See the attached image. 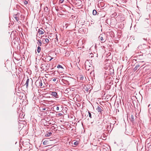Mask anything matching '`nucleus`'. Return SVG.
<instances>
[{"label": "nucleus", "instance_id": "obj_21", "mask_svg": "<svg viewBox=\"0 0 151 151\" xmlns=\"http://www.w3.org/2000/svg\"><path fill=\"white\" fill-rule=\"evenodd\" d=\"M43 144L44 145H47V141H46V140L44 141L43 142Z\"/></svg>", "mask_w": 151, "mask_h": 151}, {"label": "nucleus", "instance_id": "obj_17", "mask_svg": "<svg viewBox=\"0 0 151 151\" xmlns=\"http://www.w3.org/2000/svg\"><path fill=\"white\" fill-rule=\"evenodd\" d=\"M142 55H139L137 56V59H142Z\"/></svg>", "mask_w": 151, "mask_h": 151}, {"label": "nucleus", "instance_id": "obj_4", "mask_svg": "<svg viewBox=\"0 0 151 151\" xmlns=\"http://www.w3.org/2000/svg\"><path fill=\"white\" fill-rule=\"evenodd\" d=\"M65 12L64 10H63L62 12H58L57 13L58 16L59 17H62V16L64 14V13Z\"/></svg>", "mask_w": 151, "mask_h": 151}, {"label": "nucleus", "instance_id": "obj_29", "mask_svg": "<svg viewBox=\"0 0 151 151\" xmlns=\"http://www.w3.org/2000/svg\"><path fill=\"white\" fill-rule=\"evenodd\" d=\"M58 115L60 116H61L62 115V114L61 113H59L58 114Z\"/></svg>", "mask_w": 151, "mask_h": 151}, {"label": "nucleus", "instance_id": "obj_34", "mask_svg": "<svg viewBox=\"0 0 151 151\" xmlns=\"http://www.w3.org/2000/svg\"><path fill=\"white\" fill-rule=\"evenodd\" d=\"M53 58H51L50 60H49L50 61H51L52 59Z\"/></svg>", "mask_w": 151, "mask_h": 151}, {"label": "nucleus", "instance_id": "obj_23", "mask_svg": "<svg viewBox=\"0 0 151 151\" xmlns=\"http://www.w3.org/2000/svg\"><path fill=\"white\" fill-rule=\"evenodd\" d=\"M89 116L90 118H92L91 114V113L88 111Z\"/></svg>", "mask_w": 151, "mask_h": 151}, {"label": "nucleus", "instance_id": "obj_18", "mask_svg": "<svg viewBox=\"0 0 151 151\" xmlns=\"http://www.w3.org/2000/svg\"><path fill=\"white\" fill-rule=\"evenodd\" d=\"M97 12L96 10H93V15H96Z\"/></svg>", "mask_w": 151, "mask_h": 151}, {"label": "nucleus", "instance_id": "obj_11", "mask_svg": "<svg viewBox=\"0 0 151 151\" xmlns=\"http://www.w3.org/2000/svg\"><path fill=\"white\" fill-rule=\"evenodd\" d=\"M140 66V65H136L135 67L134 68V71H135L137 69H139V68Z\"/></svg>", "mask_w": 151, "mask_h": 151}, {"label": "nucleus", "instance_id": "obj_26", "mask_svg": "<svg viewBox=\"0 0 151 151\" xmlns=\"http://www.w3.org/2000/svg\"><path fill=\"white\" fill-rule=\"evenodd\" d=\"M78 144V142L77 141L75 142L74 143V145H77Z\"/></svg>", "mask_w": 151, "mask_h": 151}, {"label": "nucleus", "instance_id": "obj_32", "mask_svg": "<svg viewBox=\"0 0 151 151\" xmlns=\"http://www.w3.org/2000/svg\"><path fill=\"white\" fill-rule=\"evenodd\" d=\"M56 81V78H54V79H53V81Z\"/></svg>", "mask_w": 151, "mask_h": 151}, {"label": "nucleus", "instance_id": "obj_8", "mask_svg": "<svg viewBox=\"0 0 151 151\" xmlns=\"http://www.w3.org/2000/svg\"><path fill=\"white\" fill-rule=\"evenodd\" d=\"M75 3H76V4L79 6L81 4V1L80 0H76Z\"/></svg>", "mask_w": 151, "mask_h": 151}, {"label": "nucleus", "instance_id": "obj_30", "mask_svg": "<svg viewBox=\"0 0 151 151\" xmlns=\"http://www.w3.org/2000/svg\"><path fill=\"white\" fill-rule=\"evenodd\" d=\"M59 108L58 106H57L56 107V109L57 110H59Z\"/></svg>", "mask_w": 151, "mask_h": 151}, {"label": "nucleus", "instance_id": "obj_36", "mask_svg": "<svg viewBox=\"0 0 151 151\" xmlns=\"http://www.w3.org/2000/svg\"><path fill=\"white\" fill-rule=\"evenodd\" d=\"M57 40H58V38H57Z\"/></svg>", "mask_w": 151, "mask_h": 151}, {"label": "nucleus", "instance_id": "obj_2", "mask_svg": "<svg viewBox=\"0 0 151 151\" xmlns=\"http://www.w3.org/2000/svg\"><path fill=\"white\" fill-rule=\"evenodd\" d=\"M49 65L48 64L46 63H43L41 64V68L43 70L46 71L48 70Z\"/></svg>", "mask_w": 151, "mask_h": 151}, {"label": "nucleus", "instance_id": "obj_1", "mask_svg": "<svg viewBox=\"0 0 151 151\" xmlns=\"http://www.w3.org/2000/svg\"><path fill=\"white\" fill-rule=\"evenodd\" d=\"M92 61L90 60H87L85 63V66L86 69L89 70L92 68Z\"/></svg>", "mask_w": 151, "mask_h": 151}, {"label": "nucleus", "instance_id": "obj_9", "mask_svg": "<svg viewBox=\"0 0 151 151\" xmlns=\"http://www.w3.org/2000/svg\"><path fill=\"white\" fill-rule=\"evenodd\" d=\"M37 82L39 83V86H38L40 87H41L42 86V81L38 80L37 81Z\"/></svg>", "mask_w": 151, "mask_h": 151}, {"label": "nucleus", "instance_id": "obj_15", "mask_svg": "<svg viewBox=\"0 0 151 151\" xmlns=\"http://www.w3.org/2000/svg\"><path fill=\"white\" fill-rule=\"evenodd\" d=\"M52 134V133L50 132H48L47 134L45 135V136L47 137H50L51 135Z\"/></svg>", "mask_w": 151, "mask_h": 151}, {"label": "nucleus", "instance_id": "obj_22", "mask_svg": "<svg viewBox=\"0 0 151 151\" xmlns=\"http://www.w3.org/2000/svg\"><path fill=\"white\" fill-rule=\"evenodd\" d=\"M127 149L125 148H121L120 150V151H126Z\"/></svg>", "mask_w": 151, "mask_h": 151}, {"label": "nucleus", "instance_id": "obj_16", "mask_svg": "<svg viewBox=\"0 0 151 151\" xmlns=\"http://www.w3.org/2000/svg\"><path fill=\"white\" fill-rule=\"evenodd\" d=\"M38 42H37V44L41 46L42 45V41L41 40H38Z\"/></svg>", "mask_w": 151, "mask_h": 151}, {"label": "nucleus", "instance_id": "obj_13", "mask_svg": "<svg viewBox=\"0 0 151 151\" xmlns=\"http://www.w3.org/2000/svg\"><path fill=\"white\" fill-rule=\"evenodd\" d=\"M41 50V48L40 46H38L37 47V51L38 53H40Z\"/></svg>", "mask_w": 151, "mask_h": 151}, {"label": "nucleus", "instance_id": "obj_31", "mask_svg": "<svg viewBox=\"0 0 151 151\" xmlns=\"http://www.w3.org/2000/svg\"><path fill=\"white\" fill-rule=\"evenodd\" d=\"M143 39L144 40H145V41H146V42H147V39H145V38H143Z\"/></svg>", "mask_w": 151, "mask_h": 151}, {"label": "nucleus", "instance_id": "obj_10", "mask_svg": "<svg viewBox=\"0 0 151 151\" xmlns=\"http://www.w3.org/2000/svg\"><path fill=\"white\" fill-rule=\"evenodd\" d=\"M57 127V125L55 124L53 126L51 127V129L52 130H53L54 131L57 130L56 128Z\"/></svg>", "mask_w": 151, "mask_h": 151}, {"label": "nucleus", "instance_id": "obj_7", "mask_svg": "<svg viewBox=\"0 0 151 151\" xmlns=\"http://www.w3.org/2000/svg\"><path fill=\"white\" fill-rule=\"evenodd\" d=\"M99 40L101 41V42L102 43H104L105 42V41H106V40H104V39L103 37L101 35L99 36Z\"/></svg>", "mask_w": 151, "mask_h": 151}, {"label": "nucleus", "instance_id": "obj_20", "mask_svg": "<svg viewBox=\"0 0 151 151\" xmlns=\"http://www.w3.org/2000/svg\"><path fill=\"white\" fill-rule=\"evenodd\" d=\"M57 67V68H63V67L61 65H58Z\"/></svg>", "mask_w": 151, "mask_h": 151}, {"label": "nucleus", "instance_id": "obj_14", "mask_svg": "<svg viewBox=\"0 0 151 151\" xmlns=\"http://www.w3.org/2000/svg\"><path fill=\"white\" fill-rule=\"evenodd\" d=\"M38 33L40 35H42L44 33L43 31L42 30H40V29H38Z\"/></svg>", "mask_w": 151, "mask_h": 151}, {"label": "nucleus", "instance_id": "obj_27", "mask_svg": "<svg viewBox=\"0 0 151 151\" xmlns=\"http://www.w3.org/2000/svg\"><path fill=\"white\" fill-rule=\"evenodd\" d=\"M64 0H59V3H62L63 2Z\"/></svg>", "mask_w": 151, "mask_h": 151}, {"label": "nucleus", "instance_id": "obj_35", "mask_svg": "<svg viewBox=\"0 0 151 151\" xmlns=\"http://www.w3.org/2000/svg\"><path fill=\"white\" fill-rule=\"evenodd\" d=\"M45 109H43V110H45Z\"/></svg>", "mask_w": 151, "mask_h": 151}, {"label": "nucleus", "instance_id": "obj_24", "mask_svg": "<svg viewBox=\"0 0 151 151\" xmlns=\"http://www.w3.org/2000/svg\"><path fill=\"white\" fill-rule=\"evenodd\" d=\"M45 41L46 43H47L49 42V40H48V39L46 38L45 39Z\"/></svg>", "mask_w": 151, "mask_h": 151}, {"label": "nucleus", "instance_id": "obj_25", "mask_svg": "<svg viewBox=\"0 0 151 151\" xmlns=\"http://www.w3.org/2000/svg\"><path fill=\"white\" fill-rule=\"evenodd\" d=\"M84 79V77L83 76H81L80 77V80H81L83 81Z\"/></svg>", "mask_w": 151, "mask_h": 151}, {"label": "nucleus", "instance_id": "obj_33", "mask_svg": "<svg viewBox=\"0 0 151 151\" xmlns=\"http://www.w3.org/2000/svg\"><path fill=\"white\" fill-rule=\"evenodd\" d=\"M88 88H87H87H86V91H88Z\"/></svg>", "mask_w": 151, "mask_h": 151}, {"label": "nucleus", "instance_id": "obj_3", "mask_svg": "<svg viewBox=\"0 0 151 151\" xmlns=\"http://www.w3.org/2000/svg\"><path fill=\"white\" fill-rule=\"evenodd\" d=\"M51 94L52 96L56 98H59V96L57 93L55 91L52 92Z\"/></svg>", "mask_w": 151, "mask_h": 151}, {"label": "nucleus", "instance_id": "obj_6", "mask_svg": "<svg viewBox=\"0 0 151 151\" xmlns=\"http://www.w3.org/2000/svg\"><path fill=\"white\" fill-rule=\"evenodd\" d=\"M19 13H17V14L14 15L13 16L14 18L15 19L16 21L18 22L19 20Z\"/></svg>", "mask_w": 151, "mask_h": 151}, {"label": "nucleus", "instance_id": "obj_5", "mask_svg": "<svg viewBox=\"0 0 151 151\" xmlns=\"http://www.w3.org/2000/svg\"><path fill=\"white\" fill-rule=\"evenodd\" d=\"M103 107L100 106H98L96 108V110L97 111L99 112H100L101 113V112L103 111Z\"/></svg>", "mask_w": 151, "mask_h": 151}, {"label": "nucleus", "instance_id": "obj_28", "mask_svg": "<svg viewBox=\"0 0 151 151\" xmlns=\"http://www.w3.org/2000/svg\"><path fill=\"white\" fill-rule=\"evenodd\" d=\"M55 10L57 11L58 12L59 10L58 9V7H55Z\"/></svg>", "mask_w": 151, "mask_h": 151}, {"label": "nucleus", "instance_id": "obj_12", "mask_svg": "<svg viewBox=\"0 0 151 151\" xmlns=\"http://www.w3.org/2000/svg\"><path fill=\"white\" fill-rule=\"evenodd\" d=\"M29 78H27L26 83H25V85H26V86L27 88L28 86V83L29 82Z\"/></svg>", "mask_w": 151, "mask_h": 151}, {"label": "nucleus", "instance_id": "obj_19", "mask_svg": "<svg viewBox=\"0 0 151 151\" xmlns=\"http://www.w3.org/2000/svg\"><path fill=\"white\" fill-rule=\"evenodd\" d=\"M44 10L45 12H47L48 10V9L47 7H46L45 8Z\"/></svg>", "mask_w": 151, "mask_h": 151}]
</instances>
